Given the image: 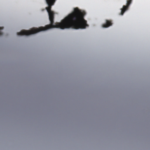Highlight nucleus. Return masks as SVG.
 <instances>
[{"label": "nucleus", "mask_w": 150, "mask_h": 150, "mask_svg": "<svg viewBox=\"0 0 150 150\" xmlns=\"http://www.w3.org/2000/svg\"><path fill=\"white\" fill-rule=\"evenodd\" d=\"M48 7L46 8L48 13L50 24L45 27H41L38 28H33L30 30H23L22 31H45L52 28L61 29L72 28L75 29H84L88 25L87 21L84 19L86 13L83 11L78 8H74V11L69 14L63 19L60 23H57L54 25V13L51 10L52 6L54 4L56 0H45Z\"/></svg>", "instance_id": "f257e3e1"}, {"label": "nucleus", "mask_w": 150, "mask_h": 150, "mask_svg": "<svg viewBox=\"0 0 150 150\" xmlns=\"http://www.w3.org/2000/svg\"><path fill=\"white\" fill-rule=\"evenodd\" d=\"M132 0H128L127 1V5L123 6V8L121 9V15H123L125 11L128 9L129 6L132 2Z\"/></svg>", "instance_id": "f03ea898"}, {"label": "nucleus", "mask_w": 150, "mask_h": 150, "mask_svg": "<svg viewBox=\"0 0 150 150\" xmlns=\"http://www.w3.org/2000/svg\"><path fill=\"white\" fill-rule=\"evenodd\" d=\"M112 23L111 20H106V23L103 24L102 27L103 28H108L112 25Z\"/></svg>", "instance_id": "7ed1b4c3"}, {"label": "nucleus", "mask_w": 150, "mask_h": 150, "mask_svg": "<svg viewBox=\"0 0 150 150\" xmlns=\"http://www.w3.org/2000/svg\"><path fill=\"white\" fill-rule=\"evenodd\" d=\"M3 33L0 30V36L2 35Z\"/></svg>", "instance_id": "20e7f679"}]
</instances>
